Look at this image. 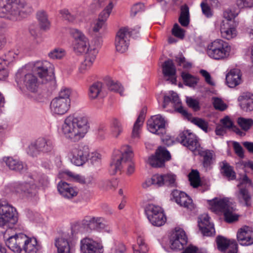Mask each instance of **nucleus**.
<instances>
[{
    "label": "nucleus",
    "instance_id": "obj_24",
    "mask_svg": "<svg viewBox=\"0 0 253 253\" xmlns=\"http://www.w3.org/2000/svg\"><path fill=\"white\" fill-rule=\"evenodd\" d=\"M70 105L66 101L55 97L50 103V110L54 115H62L68 112Z\"/></svg>",
    "mask_w": 253,
    "mask_h": 253
},
{
    "label": "nucleus",
    "instance_id": "obj_14",
    "mask_svg": "<svg viewBox=\"0 0 253 253\" xmlns=\"http://www.w3.org/2000/svg\"><path fill=\"white\" fill-rule=\"evenodd\" d=\"M134 30H130L127 27L122 28L118 31L115 41L116 50L120 53L126 52L129 44V38L133 35Z\"/></svg>",
    "mask_w": 253,
    "mask_h": 253
},
{
    "label": "nucleus",
    "instance_id": "obj_38",
    "mask_svg": "<svg viewBox=\"0 0 253 253\" xmlns=\"http://www.w3.org/2000/svg\"><path fill=\"white\" fill-rule=\"evenodd\" d=\"M59 177L61 178H67L75 182L84 184V176L75 173L69 170L60 172Z\"/></svg>",
    "mask_w": 253,
    "mask_h": 253
},
{
    "label": "nucleus",
    "instance_id": "obj_16",
    "mask_svg": "<svg viewBox=\"0 0 253 253\" xmlns=\"http://www.w3.org/2000/svg\"><path fill=\"white\" fill-rule=\"evenodd\" d=\"M181 143L192 151L195 155L202 148L198 142L197 136L189 130L184 131L180 134Z\"/></svg>",
    "mask_w": 253,
    "mask_h": 253
},
{
    "label": "nucleus",
    "instance_id": "obj_41",
    "mask_svg": "<svg viewBox=\"0 0 253 253\" xmlns=\"http://www.w3.org/2000/svg\"><path fill=\"white\" fill-rule=\"evenodd\" d=\"M61 17L70 23H75L78 16L84 14L82 11H79L76 15L72 14L67 8H63L59 11Z\"/></svg>",
    "mask_w": 253,
    "mask_h": 253
},
{
    "label": "nucleus",
    "instance_id": "obj_20",
    "mask_svg": "<svg viewBox=\"0 0 253 253\" xmlns=\"http://www.w3.org/2000/svg\"><path fill=\"white\" fill-rule=\"evenodd\" d=\"M251 183L250 179L246 175H244L242 182L238 185L239 191L236 193V196L239 201L247 207L251 204V197L248 190L244 187V184H250Z\"/></svg>",
    "mask_w": 253,
    "mask_h": 253
},
{
    "label": "nucleus",
    "instance_id": "obj_29",
    "mask_svg": "<svg viewBox=\"0 0 253 253\" xmlns=\"http://www.w3.org/2000/svg\"><path fill=\"white\" fill-rule=\"evenodd\" d=\"M13 188V193L24 196H28L36 191V187L34 185L26 182H14Z\"/></svg>",
    "mask_w": 253,
    "mask_h": 253
},
{
    "label": "nucleus",
    "instance_id": "obj_55",
    "mask_svg": "<svg viewBox=\"0 0 253 253\" xmlns=\"http://www.w3.org/2000/svg\"><path fill=\"white\" fill-rule=\"evenodd\" d=\"M164 185L168 186H174L176 185V176L172 173H168L163 174Z\"/></svg>",
    "mask_w": 253,
    "mask_h": 253
},
{
    "label": "nucleus",
    "instance_id": "obj_40",
    "mask_svg": "<svg viewBox=\"0 0 253 253\" xmlns=\"http://www.w3.org/2000/svg\"><path fill=\"white\" fill-rule=\"evenodd\" d=\"M123 125L120 120L114 118L111 125V134L115 138H118L123 132Z\"/></svg>",
    "mask_w": 253,
    "mask_h": 253
},
{
    "label": "nucleus",
    "instance_id": "obj_5",
    "mask_svg": "<svg viewBox=\"0 0 253 253\" xmlns=\"http://www.w3.org/2000/svg\"><path fill=\"white\" fill-rule=\"evenodd\" d=\"M133 153L132 148L128 145L123 146L120 150L114 151L110 163V169L113 174L121 171L126 167V172L130 175L135 171V164L132 161Z\"/></svg>",
    "mask_w": 253,
    "mask_h": 253
},
{
    "label": "nucleus",
    "instance_id": "obj_4",
    "mask_svg": "<svg viewBox=\"0 0 253 253\" xmlns=\"http://www.w3.org/2000/svg\"><path fill=\"white\" fill-rule=\"evenodd\" d=\"M88 128L87 119L85 117L73 114L69 115L64 119L61 131L66 139L76 142L84 136Z\"/></svg>",
    "mask_w": 253,
    "mask_h": 253
},
{
    "label": "nucleus",
    "instance_id": "obj_26",
    "mask_svg": "<svg viewBox=\"0 0 253 253\" xmlns=\"http://www.w3.org/2000/svg\"><path fill=\"white\" fill-rule=\"evenodd\" d=\"M171 97L168 95L164 96L163 107L166 108L169 103L171 102L176 111L185 116H188V113L186 110L181 105V101L176 93L173 91H169Z\"/></svg>",
    "mask_w": 253,
    "mask_h": 253
},
{
    "label": "nucleus",
    "instance_id": "obj_28",
    "mask_svg": "<svg viewBox=\"0 0 253 253\" xmlns=\"http://www.w3.org/2000/svg\"><path fill=\"white\" fill-rule=\"evenodd\" d=\"M41 246L36 238L25 236L22 253H37Z\"/></svg>",
    "mask_w": 253,
    "mask_h": 253
},
{
    "label": "nucleus",
    "instance_id": "obj_36",
    "mask_svg": "<svg viewBox=\"0 0 253 253\" xmlns=\"http://www.w3.org/2000/svg\"><path fill=\"white\" fill-rule=\"evenodd\" d=\"M103 91V84L100 82H96L91 85L88 88V96L90 99H97Z\"/></svg>",
    "mask_w": 253,
    "mask_h": 253
},
{
    "label": "nucleus",
    "instance_id": "obj_50",
    "mask_svg": "<svg viewBox=\"0 0 253 253\" xmlns=\"http://www.w3.org/2000/svg\"><path fill=\"white\" fill-rule=\"evenodd\" d=\"M72 93V90L69 88L63 87L61 88L59 92L58 96L57 98L66 101L67 102L71 104L70 95Z\"/></svg>",
    "mask_w": 253,
    "mask_h": 253
},
{
    "label": "nucleus",
    "instance_id": "obj_21",
    "mask_svg": "<svg viewBox=\"0 0 253 253\" xmlns=\"http://www.w3.org/2000/svg\"><path fill=\"white\" fill-rule=\"evenodd\" d=\"M237 239L242 246H248L253 244V230L248 226H244L238 230Z\"/></svg>",
    "mask_w": 253,
    "mask_h": 253
},
{
    "label": "nucleus",
    "instance_id": "obj_11",
    "mask_svg": "<svg viewBox=\"0 0 253 253\" xmlns=\"http://www.w3.org/2000/svg\"><path fill=\"white\" fill-rule=\"evenodd\" d=\"M54 147L53 141L47 137H40L28 147L27 154L32 157H36L40 153L51 152Z\"/></svg>",
    "mask_w": 253,
    "mask_h": 253
},
{
    "label": "nucleus",
    "instance_id": "obj_3",
    "mask_svg": "<svg viewBox=\"0 0 253 253\" xmlns=\"http://www.w3.org/2000/svg\"><path fill=\"white\" fill-rule=\"evenodd\" d=\"M18 221L16 209L6 200H0V227L6 229L2 232L7 247L15 253H22L25 234H16L6 237V232L12 228Z\"/></svg>",
    "mask_w": 253,
    "mask_h": 253
},
{
    "label": "nucleus",
    "instance_id": "obj_45",
    "mask_svg": "<svg viewBox=\"0 0 253 253\" xmlns=\"http://www.w3.org/2000/svg\"><path fill=\"white\" fill-rule=\"evenodd\" d=\"M107 27V24L100 19H96L91 24V28L94 33L103 32Z\"/></svg>",
    "mask_w": 253,
    "mask_h": 253
},
{
    "label": "nucleus",
    "instance_id": "obj_32",
    "mask_svg": "<svg viewBox=\"0 0 253 253\" xmlns=\"http://www.w3.org/2000/svg\"><path fill=\"white\" fill-rule=\"evenodd\" d=\"M163 73L165 76L169 78L168 80L170 81L172 84H176V69L172 60H168L164 62Z\"/></svg>",
    "mask_w": 253,
    "mask_h": 253
},
{
    "label": "nucleus",
    "instance_id": "obj_12",
    "mask_svg": "<svg viewBox=\"0 0 253 253\" xmlns=\"http://www.w3.org/2000/svg\"><path fill=\"white\" fill-rule=\"evenodd\" d=\"M28 70L23 67L19 70L16 75L17 84H23L29 91L38 92L39 82L37 77L31 73H27Z\"/></svg>",
    "mask_w": 253,
    "mask_h": 253
},
{
    "label": "nucleus",
    "instance_id": "obj_27",
    "mask_svg": "<svg viewBox=\"0 0 253 253\" xmlns=\"http://www.w3.org/2000/svg\"><path fill=\"white\" fill-rule=\"evenodd\" d=\"M57 189L60 194L65 198L70 199L78 194L77 188L70 184L61 181L57 185Z\"/></svg>",
    "mask_w": 253,
    "mask_h": 253
},
{
    "label": "nucleus",
    "instance_id": "obj_31",
    "mask_svg": "<svg viewBox=\"0 0 253 253\" xmlns=\"http://www.w3.org/2000/svg\"><path fill=\"white\" fill-rule=\"evenodd\" d=\"M241 74L238 69L231 70L226 76L227 84L230 87H234L239 85L242 82Z\"/></svg>",
    "mask_w": 253,
    "mask_h": 253
},
{
    "label": "nucleus",
    "instance_id": "obj_62",
    "mask_svg": "<svg viewBox=\"0 0 253 253\" xmlns=\"http://www.w3.org/2000/svg\"><path fill=\"white\" fill-rule=\"evenodd\" d=\"M236 4L240 8L253 7V0H237Z\"/></svg>",
    "mask_w": 253,
    "mask_h": 253
},
{
    "label": "nucleus",
    "instance_id": "obj_54",
    "mask_svg": "<svg viewBox=\"0 0 253 253\" xmlns=\"http://www.w3.org/2000/svg\"><path fill=\"white\" fill-rule=\"evenodd\" d=\"M37 186L35 185V184H33L36 187V189L37 187L40 188H42L44 189L45 187H47L49 184V180L48 177L45 175H41L37 177L36 180Z\"/></svg>",
    "mask_w": 253,
    "mask_h": 253
},
{
    "label": "nucleus",
    "instance_id": "obj_61",
    "mask_svg": "<svg viewBox=\"0 0 253 253\" xmlns=\"http://www.w3.org/2000/svg\"><path fill=\"white\" fill-rule=\"evenodd\" d=\"M172 34L180 39H183L184 37V30L182 29L178 24H175L172 30Z\"/></svg>",
    "mask_w": 253,
    "mask_h": 253
},
{
    "label": "nucleus",
    "instance_id": "obj_39",
    "mask_svg": "<svg viewBox=\"0 0 253 253\" xmlns=\"http://www.w3.org/2000/svg\"><path fill=\"white\" fill-rule=\"evenodd\" d=\"M220 166L221 168V172L228 180H234L236 178V173L233 168L227 162H222Z\"/></svg>",
    "mask_w": 253,
    "mask_h": 253
},
{
    "label": "nucleus",
    "instance_id": "obj_33",
    "mask_svg": "<svg viewBox=\"0 0 253 253\" xmlns=\"http://www.w3.org/2000/svg\"><path fill=\"white\" fill-rule=\"evenodd\" d=\"M3 161L6 166L12 170L20 171L25 168L22 162L12 157H5L3 158Z\"/></svg>",
    "mask_w": 253,
    "mask_h": 253
},
{
    "label": "nucleus",
    "instance_id": "obj_34",
    "mask_svg": "<svg viewBox=\"0 0 253 253\" xmlns=\"http://www.w3.org/2000/svg\"><path fill=\"white\" fill-rule=\"evenodd\" d=\"M242 109L246 111L253 110V94L247 93L239 97Z\"/></svg>",
    "mask_w": 253,
    "mask_h": 253
},
{
    "label": "nucleus",
    "instance_id": "obj_52",
    "mask_svg": "<svg viewBox=\"0 0 253 253\" xmlns=\"http://www.w3.org/2000/svg\"><path fill=\"white\" fill-rule=\"evenodd\" d=\"M190 184L193 187H197L200 184V178L199 172L197 170H193L188 175Z\"/></svg>",
    "mask_w": 253,
    "mask_h": 253
},
{
    "label": "nucleus",
    "instance_id": "obj_1",
    "mask_svg": "<svg viewBox=\"0 0 253 253\" xmlns=\"http://www.w3.org/2000/svg\"><path fill=\"white\" fill-rule=\"evenodd\" d=\"M93 230L99 232L111 234L113 229L103 216H86L80 224H75L71 230L64 232L55 240L57 253H74L78 240V234Z\"/></svg>",
    "mask_w": 253,
    "mask_h": 253
},
{
    "label": "nucleus",
    "instance_id": "obj_30",
    "mask_svg": "<svg viewBox=\"0 0 253 253\" xmlns=\"http://www.w3.org/2000/svg\"><path fill=\"white\" fill-rule=\"evenodd\" d=\"M144 119V115L142 113L139 114L132 127L130 140L131 143L137 142L140 139Z\"/></svg>",
    "mask_w": 253,
    "mask_h": 253
},
{
    "label": "nucleus",
    "instance_id": "obj_47",
    "mask_svg": "<svg viewBox=\"0 0 253 253\" xmlns=\"http://www.w3.org/2000/svg\"><path fill=\"white\" fill-rule=\"evenodd\" d=\"M37 15L41 28L43 30L49 29L50 23L47 19L46 13L44 11H39L37 13Z\"/></svg>",
    "mask_w": 253,
    "mask_h": 253
},
{
    "label": "nucleus",
    "instance_id": "obj_42",
    "mask_svg": "<svg viewBox=\"0 0 253 253\" xmlns=\"http://www.w3.org/2000/svg\"><path fill=\"white\" fill-rule=\"evenodd\" d=\"M118 181L117 179H105L102 180L98 184V188L103 191L115 190L118 186Z\"/></svg>",
    "mask_w": 253,
    "mask_h": 253
},
{
    "label": "nucleus",
    "instance_id": "obj_59",
    "mask_svg": "<svg viewBox=\"0 0 253 253\" xmlns=\"http://www.w3.org/2000/svg\"><path fill=\"white\" fill-rule=\"evenodd\" d=\"M191 122L197 126L199 127L203 130L205 132H208V123L202 119L198 118H193L191 120Z\"/></svg>",
    "mask_w": 253,
    "mask_h": 253
},
{
    "label": "nucleus",
    "instance_id": "obj_43",
    "mask_svg": "<svg viewBox=\"0 0 253 253\" xmlns=\"http://www.w3.org/2000/svg\"><path fill=\"white\" fill-rule=\"evenodd\" d=\"M181 26L187 27L190 22V15L188 7L184 5L181 7L180 15L178 19Z\"/></svg>",
    "mask_w": 253,
    "mask_h": 253
},
{
    "label": "nucleus",
    "instance_id": "obj_6",
    "mask_svg": "<svg viewBox=\"0 0 253 253\" xmlns=\"http://www.w3.org/2000/svg\"><path fill=\"white\" fill-rule=\"evenodd\" d=\"M24 68L28 70H31L37 74L41 83L47 87H52L55 85L54 67L50 62L47 60L37 61L29 63Z\"/></svg>",
    "mask_w": 253,
    "mask_h": 253
},
{
    "label": "nucleus",
    "instance_id": "obj_48",
    "mask_svg": "<svg viewBox=\"0 0 253 253\" xmlns=\"http://www.w3.org/2000/svg\"><path fill=\"white\" fill-rule=\"evenodd\" d=\"M65 55V50L61 48H55L48 53V56L50 59L57 60L62 59Z\"/></svg>",
    "mask_w": 253,
    "mask_h": 253
},
{
    "label": "nucleus",
    "instance_id": "obj_22",
    "mask_svg": "<svg viewBox=\"0 0 253 253\" xmlns=\"http://www.w3.org/2000/svg\"><path fill=\"white\" fill-rule=\"evenodd\" d=\"M220 32L223 39L230 40L235 38L238 33L235 22L222 21L220 24Z\"/></svg>",
    "mask_w": 253,
    "mask_h": 253
},
{
    "label": "nucleus",
    "instance_id": "obj_18",
    "mask_svg": "<svg viewBox=\"0 0 253 253\" xmlns=\"http://www.w3.org/2000/svg\"><path fill=\"white\" fill-rule=\"evenodd\" d=\"M170 159V153L164 147H160L156 152L155 155L150 156L147 163L153 167H162L165 161Z\"/></svg>",
    "mask_w": 253,
    "mask_h": 253
},
{
    "label": "nucleus",
    "instance_id": "obj_37",
    "mask_svg": "<svg viewBox=\"0 0 253 253\" xmlns=\"http://www.w3.org/2000/svg\"><path fill=\"white\" fill-rule=\"evenodd\" d=\"M134 253H147L149 248L143 236L139 235L136 244L133 247Z\"/></svg>",
    "mask_w": 253,
    "mask_h": 253
},
{
    "label": "nucleus",
    "instance_id": "obj_19",
    "mask_svg": "<svg viewBox=\"0 0 253 253\" xmlns=\"http://www.w3.org/2000/svg\"><path fill=\"white\" fill-rule=\"evenodd\" d=\"M82 253H102L103 246L101 242L85 237L80 241Z\"/></svg>",
    "mask_w": 253,
    "mask_h": 253
},
{
    "label": "nucleus",
    "instance_id": "obj_63",
    "mask_svg": "<svg viewBox=\"0 0 253 253\" xmlns=\"http://www.w3.org/2000/svg\"><path fill=\"white\" fill-rule=\"evenodd\" d=\"M152 177L153 180L154 185L161 187L164 185V177L163 174H156L153 175Z\"/></svg>",
    "mask_w": 253,
    "mask_h": 253
},
{
    "label": "nucleus",
    "instance_id": "obj_64",
    "mask_svg": "<svg viewBox=\"0 0 253 253\" xmlns=\"http://www.w3.org/2000/svg\"><path fill=\"white\" fill-rule=\"evenodd\" d=\"M181 253H207L205 249H198L196 246H188Z\"/></svg>",
    "mask_w": 253,
    "mask_h": 253
},
{
    "label": "nucleus",
    "instance_id": "obj_44",
    "mask_svg": "<svg viewBox=\"0 0 253 253\" xmlns=\"http://www.w3.org/2000/svg\"><path fill=\"white\" fill-rule=\"evenodd\" d=\"M216 243L218 249L221 251H224L225 250L228 251L231 249V246L233 244H236L235 241H231L221 236L217 237Z\"/></svg>",
    "mask_w": 253,
    "mask_h": 253
},
{
    "label": "nucleus",
    "instance_id": "obj_46",
    "mask_svg": "<svg viewBox=\"0 0 253 253\" xmlns=\"http://www.w3.org/2000/svg\"><path fill=\"white\" fill-rule=\"evenodd\" d=\"M181 77L185 84L190 87H194L198 81V78L186 72H182Z\"/></svg>",
    "mask_w": 253,
    "mask_h": 253
},
{
    "label": "nucleus",
    "instance_id": "obj_25",
    "mask_svg": "<svg viewBox=\"0 0 253 253\" xmlns=\"http://www.w3.org/2000/svg\"><path fill=\"white\" fill-rule=\"evenodd\" d=\"M175 202L180 206L189 210L194 209V204L192 199L185 193L178 190H174L172 193Z\"/></svg>",
    "mask_w": 253,
    "mask_h": 253
},
{
    "label": "nucleus",
    "instance_id": "obj_58",
    "mask_svg": "<svg viewBox=\"0 0 253 253\" xmlns=\"http://www.w3.org/2000/svg\"><path fill=\"white\" fill-rule=\"evenodd\" d=\"M238 123L239 126L245 130H248L253 124V121L251 119L240 118Z\"/></svg>",
    "mask_w": 253,
    "mask_h": 253
},
{
    "label": "nucleus",
    "instance_id": "obj_56",
    "mask_svg": "<svg viewBox=\"0 0 253 253\" xmlns=\"http://www.w3.org/2000/svg\"><path fill=\"white\" fill-rule=\"evenodd\" d=\"M212 103L214 107L216 110L224 111L227 108V105L223 102L221 98L213 97L212 98Z\"/></svg>",
    "mask_w": 253,
    "mask_h": 253
},
{
    "label": "nucleus",
    "instance_id": "obj_2",
    "mask_svg": "<svg viewBox=\"0 0 253 253\" xmlns=\"http://www.w3.org/2000/svg\"><path fill=\"white\" fill-rule=\"evenodd\" d=\"M69 33L74 39L72 45L74 51L84 55V60L81 62L78 68L77 75L81 77L91 69L101 42L97 39H94L90 42L85 35L76 28L70 29Z\"/></svg>",
    "mask_w": 253,
    "mask_h": 253
},
{
    "label": "nucleus",
    "instance_id": "obj_60",
    "mask_svg": "<svg viewBox=\"0 0 253 253\" xmlns=\"http://www.w3.org/2000/svg\"><path fill=\"white\" fill-rule=\"evenodd\" d=\"M237 14H236L234 11H233L231 9H227L225 10L223 14V17L224 19L222 21H227L232 22H235L234 18L237 16Z\"/></svg>",
    "mask_w": 253,
    "mask_h": 253
},
{
    "label": "nucleus",
    "instance_id": "obj_17",
    "mask_svg": "<svg viewBox=\"0 0 253 253\" xmlns=\"http://www.w3.org/2000/svg\"><path fill=\"white\" fill-rule=\"evenodd\" d=\"M167 121L161 115L152 116L147 121L148 130L154 134L161 135L165 133Z\"/></svg>",
    "mask_w": 253,
    "mask_h": 253
},
{
    "label": "nucleus",
    "instance_id": "obj_8",
    "mask_svg": "<svg viewBox=\"0 0 253 253\" xmlns=\"http://www.w3.org/2000/svg\"><path fill=\"white\" fill-rule=\"evenodd\" d=\"M211 210L216 212H223L225 221L231 223L238 219L239 215L235 213L236 209L233 204L228 198L216 197L212 200L208 201Z\"/></svg>",
    "mask_w": 253,
    "mask_h": 253
},
{
    "label": "nucleus",
    "instance_id": "obj_51",
    "mask_svg": "<svg viewBox=\"0 0 253 253\" xmlns=\"http://www.w3.org/2000/svg\"><path fill=\"white\" fill-rule=\"evenodd\" d=\"M190 184L193 187H197L200 184V178L199 172L197 170H193L188 175Z\"/></svg>",
    "mask_w": 253,
    "mask_h": 253
},
{
    "label": "nucleus",
    "instance_id": "obj_57",
    "mask_svg": "<svg viewBox=\"0 0 253 253\" xmlns=\"http://www.w3.org/2000/svg\"><path fill=\"white\" fill-rule=\"evenodd\" d=\"M101 159V155L97 152H92L90 154L88 153V160H89L93 165H98L100 164Z\"/></svg>",
    "mask_w": 253,
    "mask_h": 253
},
{
    "label": "nucleus",
    "instance_id": "obj_23",
    "mask_svg": "<svg viewBox=\"0 0 253 253\" xmlns=\"http://www.w3.org/2000/svg\"><path fill=\"white\" fill-rule=\"evenodd\" d=\"M198 223L199 229L204 235L211 236L214 234V226L211 222L208 214L204 213L200 215L198 217Z\"/></svg>",
    "mask_w": 253,
    "mask_h": 253
},
{
    "label": "nucleus",
    "instance_id": "obj_10",
    "mask_svg": "<svg viewBox=\"0 0 253 253\" xmlns=\"http://www.w3.org/2000/svg\"><path fill=\"white\" fill-rule=\"evenodd\" d=\"M145 213L149 222L154 226H161L166 222L164 211L158 205L148 204L145 208Z\"/></svg>",
    "mask_w": 253,
    "mask_h": 253
},
{
    "label": "nucleus",
    "instance_id": "obj_53",
    "mask_svg": "<svg viewBox=\"0 0 253 253\" xmlns=\"http://www.w3.org/2000/svg\"><path fill=\"white\" fill-rule=\"evenodd\" d=\"M108 86L110 90L118 92L121 95H124V89L120 83L111 81L108 82Z\"/></svg>",
    "mask_w": 253,
    "mask_h": 253
},
{
    "label": "nucleus",
    "instance_id": "obj_15",
    "mask_svg": "<svg viewBox=\"0 0 253 253\" xmlns=\"http://www.w3.org/2000/svg\"><path fill=\"white\" fill-rule=\"evenodd\" d=\"M169 247L172 250H181L187 243V236L184 230L177 227L169 236Z\"/></svg>",
    "mask_w": 253,
    "mask_h": 253
},
{
    "label": "nucleus",
    "instance_id": "obj_7",
    "mask_svg": "<svg viewBox=\"0 0 253 253\" xmlns=\"http://www.w3.org/2000/svg\"><path fill=\"white\" fill-rule=\"evenodd\" d=\"M25 3L20 0H0V16L15 21L26 16Z\"/></svg>",
    "mask_w": 253,
    "mask_h": 253
},
{
    "label": "nucleus",
    "instance_id": "obj_49",
    "mask_svg": "<svg viewBox=\"0 0 253 253\" xmlns=\"http://www.w3.org/2000/svg\"><path fill=\"white\" fill-rule=\"evenodd\" d=\"M19 53V52L18 51H14L11 50L7 52L0 58L2 59V61L4 62L5 65H8L17 57Z\"/></svg>",
    "mask_w": 253,
    "mask_h": 253
},
{
    "label": "nucleus",
    "instance_id": "obj_9",
    "mask_svg": "<svg viewBox=\"0 0 253 253\" xmlns=\"http://www.w3.org/2000/svg\"><path fill=\"white\" fill-rule=\"evenodd\" d=\"M231 46L221 39H216L210 42L207 46L206 52L208 56L216 60L228 58L231 53Z\"/></svg>",
    "mask_w": 253,
    "mask_h": 253
},
{
    "label": "nucleus",
    "instance_id": "obj_35",
    "mask_svg": "<svg viewBox=\"0 0 253 253\" xmlns=\"http://www.w3.org/2000/svg\"><path fill=\"white\" fill-rule=\"evenodd\" d=\"M197 155H200L203 158V165L205 167L210 166L215 160V155L212 150L205 149L202 148Z\"/></svg>",
    "mask_w": 253,
    "mask_h": 253
},
{
    "label": "nucleus",
    "instance_id": "obj_13",
    "mask_svg": "<svg viewBox=\"0 0 253 253\" xmlns=\"http://www.w3.org/2000/svg\"><path fill=\"white\" fill-rule=\"evenodd\" d=\"M68 156L73 164L76 166H82L88 161V149L75 144L70 148Z\"/></svg>",
    "mask_w": 253,
    "mask_h": 253
}]
</instances>
